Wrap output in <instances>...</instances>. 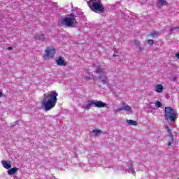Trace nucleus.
<instances>
[{
	"mask_svg": "<svg viewBox=\"0 0 179 179\" xmlns=\"http://www.w3.org/2000/svg\"><path fill=\"white\" fill-rule=\"evenodd\" d=\"M57 97H58V93L55 91H52L48 94H45L43 104L45 111H48L55 107V104H57V101H58Z\"/></svg>",
	"mask_w": 179,
	"mask_h": 179,
	"instance_id": "obj_1",
	"label": "nucleus"
},
{
	"mask_svg": "<svg viewBox=\"0 0 179 179\" xmlns=\"http://www.w3.org/2000/svg\"><path fill=\"white\" fill-rule=\"evenodd\" d=\"M106 69H107V66H99L95 69L97 78L103 85H108L109 82L107 76H106V73H107Z\"/></svg>",
	"mask_w": 179,
	"mask_h": 179,
	"instance_id": "obj_2",
	"label": "nucleus"
},
{
	"mask_svg": "<svg viewBox=\"0 0 179 179\" xmlns=\"http://www.w3.org/2000/svg\"><path fill=\"white\" fill-rule=\"evenodd\" d=\"M89 8L93 12H99L100 13H104V7L100 0H90L87 2Z\"/></svg>",
	"mask_w": 179,
	"mask_h": 179,
	"instance_id": "obj_3",
	"label": "nucleus"
},
{
	"mask_svg": "<svg viewBox=\"0 0 179 179\" xmlns=\"http://www.w3.org/2000/svg\"><path fill=\"white\" fill-rule=\"evenodd\" d=\"M164 118L166 121L174 122V121H176V118H177V113H176V110L171 107H165Z\"/></svg>",
	"mask_w": 179,
	"mask_h": 179,
	"instance_id": "obj_4",
	"label": "nucleus"
},
{
	"mask_svg": "<svg viewBox=\"0 0 179 179\" xmlns=\"http://www.w3.org/2000/svg\"><path fill=\"white\" fill-rule=\"evenodd\" d=\"M75 17H76L75 14H71L69 17L62 19V26H64V27H72L73 24H76V19H75Z\"/></svg>",
	"mask_w": 179,
	"mask_h": 179,
	"instance_id": "obj_5",
	"label": "nucleus"
},
{
	"mask_svg": "<svg viewBox=\"0 0 179 179\" xmlns=\"http://www.w3.org/2000/svg\"><path fill=\"white\" fill-rule=\"evenodd\" d=\"M88 159H90V163L96 164V166H101V164H104L103 157H101L99 153L93 154L91 157H88Z\"/></svg>",
	"mask_w": 179,
	"mask_h": 179,
	"instance_id": "obj_6",
	"label": "nucleus"
},
{
	"mask_svg": "<svg viewBox=\"0 0 179 179\" xmlns=\"http://www.w3.org/2000/svg\"><path fill=\"white\" fill-rule=\"evenodd\" d=\"M55 56V48L52 46L47 47L45 50V54L43 55V58L45 59H51V58H54Z\"/></svg>",
	"mask_w": 179,
	"mask_h": 179,
	"instance_id": "obj_7",
	"label": "nucleus"
},
{
	"mask_svg": "<svg viewBox=\"0 0 179 179\" xmlns=\"http://www.w3.org/2000/svg\"><path fill=\"white\" fill-rule=\"evenodd\" d=\"M117 169L122 170V171H124V173H127V171H128V173L129 174H132V176L136 175V172H135V169H134L132 162H129L126 168L125 166H119Z\"/></svg>",
	"mask_w": 179,
	"mask_h": 179,
	"instance_id": "obj_8",
	"label": "nucleus"
},
{
	"mask_svg": "<svg viewBox=\"0 0 179 179\" xmlns=\"http://www.w3.org/2000/svg\"><path fill=\"white\" fill-rule=\"evenodd\" d=\"M122 106V107L119 108L116 110V113H120V111H127L128 114L132 113V108H131V106L127 105V103H123Z\"/></svg>",
	"mask_w": 179,
	"mask_h": 179,
	"instance_id": "obj_9",
	"label": "nucleus"
},
{
	"mask_svg": "<svg viewBox=\"0 0 179 179\" xmlns=\"http://www.w3.org/2000/svg\"><path fill=\"white\" fill-rule=\"evenodd\" d=\"M165 128H166V129L169 134V136L168 146H171V145H173V143H174V138L173 137V133H171V129H170V127H169V125H166Z\"/></svg>",
	"mask_w": 179,
	"mask_h": 179,
	"instance_id": "obj_10",
	"label": "nucleus"
},
{
	"mask_svg": "<svg viewBox=\"0 0 179 179\" xmlns=\"http://www.w3.org/2000/svg\"><path fill=\"white\" fill-rule=\"evenodd\" d=\"M92 107H94V99L88 100L86 104L83 105L84 110H90Z\"/></svg>",
	"mask_w": 179,
	"mask_h": 179,
	"instance_id": "obj_11",
	"label": "nucleus"
},
{
	"mask_svg": "<svg viewBox=\"0 0 179 179\" xmlns=\"http://www.w3.org/2000/svg\"><path fill=\"white\" fill-rule=\"evenodd\" d=\"M56 64L59 66H66V62H65V59L62 57L56 59Z\"/></svg>",
	"mask_w": 179,
	"mask_h": 179,
	"instance_id": "obj_12",
	"label": "nucleus"
},
{
	"mask_svg": "<svg viewBox=\"0 0 179 179\" xmlns=\"http://www.w3.org/2000/svg\"><path fill=\"white\" fill-rule=\"evenodd\" d=\"M94 107H96L97 108H103L107 107V103L101 101L94 100Z\"/></svg>",
	"mask_w": 179,
	"mask_h": 179,
	"instance_id": "obj_13",
	"label": "nucleus"
},
{
	"mask_svg": "<svg viewBox=\"0 0 179 179\" xmlns=\"http://www.w3.org/2000/svg\"><path fill=\"white\" fill-rule=\"evenodd\" d=\"M168 3L166 0H157V6L158 8H163V6H167Z\"/></svg>",
	"mask_w": 179,
	"mask_h": 179,
	"instance_id": "obj_14",
	"label": "nucleus"
},
{
	"mask_svg": "<svg viewBox=\"0 0 179 179\" xmlns=\"http://www.w3.org/2000/svg\"><path fill=\"white\" fill-rule=\"evenodd\" d=\"M163 90H164V87H163V85L157 84L155 85V92H156V93H162Z\"/></svg>",
	"mask_w": 179,
	"mask_h": 179,
	"instance_id": "obj_15",
	"label": "nucleus"
},
{
	"mask_svg": "<svg viewBox=\"0 0 179 179\" xmlns=\"http://www.w3.org/2000/svg\"><path fill=\"white\" fill-rule=\"evenodd\" d=\"M34 38L35 40H40L41 41H44V39L45 38V37L44 36L43 34H36L34 36Z\"/></svg>",
	"mask_w": 179,
	"mask_h": 179,
	"instance_id": "obj_16",
	"label": "nucleus"
},
{
	"mask_svg": "<svg viewBox=\"0 0 179 179\" xmlns=\"http://www.w3.org/2000/svg\"><path fill=\"white\" fill-rule=\"evenodd\" d=\"M2 164L4 169H6L7 170L12 167V166H10V164L6 161H2Z\"/></svg>",
	"mask_w": 179,
	"mask_h": 179,
	"instance_id": "obj_17",
	"label": "nucleus"
},
{
	"mask_svg": "<svg viewBox=\"0 0 179 179\" xmlns=\"http://www.w3.org/2000/svg\"><path fill=\"white\" fill-rule=\"evenodd\" d=\"M17 170H18L17 168H12L8 170V173L9 176H12V175L15 174V173H16L17 171Z\"/></svg>",
	"mask_w": 179,
	"mask_h": 179,
	"instance_id": "obj_18",
	"label": "nucleus"
},
{
	"mask_svg": "<svg viewBox=\"0 0 179 179\" xmlns=\"http://www.w3.org/2000/svg\"><path fill=\"white\" fill-rule=\"evenodd\" d=\"M127 124H129V125H134V127H136V125H138V123H136V121H134V120H127Z\"/></svg>",
	"mask_w": 179,
	"mask_h": 179,
	"instance_id": "obj_19",
	"label": "nucleus"
},
{
	"mask_svg": "<svg viewBox=\"0 0 179 179\" xmlns=\"http://www.w3.org/2000/svg\"><path fill=\"white\" fill-rule=\"evenodd\" d=\"M88 75L86 76L87 79H96L97 76H94L92 73L87 72Z\"/></svg>",
	"mask_w": 179,
	"mask_h": 179,
	"instance_id": "obj_20",
	"label": "nucleus"
},
{
	"mask_svg": "<svg viewBox=\"0 0 179 179\" xmlns=\"http://www.w3.org/2000/svg\"><path fill=\"white\" fill-rule=\"evenodd\" d=\"M93 134H95V136H99L100 134H101V130L94 129L92 131Z\"/></svg>",
	"mask_w": 179,
	"mask_h": 179,
	"instance_id": "obj_21",
	"label": "nucleus"
},
{
	"mask_svg": "<svg viewBox=\"0 0 179 179\" xmlns=\"http://www.w3.org/2000/svg\"><path fill=\"white\" fill-rule=\"evenodd\" d=\"M150 36H151V37H152V38H155V37H157V36H159V33L153 32L151 34H150Z\"/></svg>",
	"mask_w": 179,
	"mask_h": 179,
	"instance_id": "obj_22",
	"label": "nucleus"
},
{
	"mask_svg": "<svg viewBox=\"0 0 179 179\" xmlns=\"http://www.w3.org/2000/svg\"><path fill=\"white\" fill-rule=\"evenodd\" d=\"M155 106H156L157 107H158L159 108H160V107H162V102H160V101H156V102H155Z\"/></svg>",
	"mask_w": 179,
	"mask_h": 179,
	"instance_id": "obj_23",
	"label": "nucleus"
},
{
	"mask_svg": "<svg viewBox=\"0 0 179 179\" xmlns=\"http://www.w3.org/2000/svg\"><path fill=\"white\" fill-rule=\"evenodd\" d=\"M148 43L149 45H153L154 41L152 39H150L148 41Z\"/></svg>",
	"mask_w": 179,
	"mask_h": 179,
	"instance_id": "obj_24",
	"label": "nucleus"
},
{
	"mask_svg": "<svg viewBox=\"0 0 179 179\" xmlns=\"http://www.w3.org/2000/svg\"><path fill=\"white\" fill-rule=\"evenodd\" d=\"M138 50L140 52H142V51L145 50V49H143V48H141V45H138Z\"/></svg>",
	"mask_w": 179,
	"mask_h": 179,
	"instance_id": "obj_25",
	"label": "nucleus"
},
{
	"mask_svg": "<svg viewBox=\"0 0 179 179\" xmlns=\"http://www.w3.org/2000/svg\"><path fill=\"white\" fill-rule=\"evenodd\" d=\"M179 27H172L171 28V30L173 31V30H178Z\"/></svg>",
	"mask_w": 179,
	"mask_h": 179,
	"instance_id": "obj_26",
	"label": "nucleus"
},
{
	"mask_svg": "<svg viewBox=\"0 0 179 179\" xmlns=\"http://www.w3.org/2000/svg\"><path fill=\"white\" fill-rule=\"evenodd\" d=\"M176 58H178V59H179V53L176 54Z\"/></svg>",
	"mask_w": 179,
	"mask_h": 179,
	"instance_id": "obj_27",
	"label": "nucleus"
},
{
	"mask_svg": "<svg viewBox=\"0 0 179 179\" xmlns=\"http://www.w3.org/2000/svg\"><path fill=\"white\" fill-rule=\"evenodd\" d=\"M77 11H78V12H80L79 15H82V12H80V9H77Z\"/></svg>",
	"mask_w": 179,
	"mask_h": 179,
	"instance_id": "obj_28",
	"label": "nucleus"
},
{
	"mask_svg": "<svg viewBox=\"0 0 179 179\" xmlns=\"http://www.w3.org/2000/svg\"><path fill=\"white\" fill-rule=\"evenodd\" d=\"M80 167H83V166H85V164L81 163V164H80Z\"/></svg>",
	"mask_w": 179,
	"mask_h": 179,
	"instance_id": "obj_29",
	"label": "nucleus"
},
{
	"mask_svg": "<svg viewBox=\"0 0 179 179\" xmlns=\"http://www.w3.org/2000/svg\"><path fill=\"white\" fill-rule=\"evenodd\" d=\"M176 79H177V77H176V76H174L173 78V80L174 81H176Z\"/></svg>",
	"mask_w": 179,
	"mask_h": 179,
	"instance_id": "obj_30",
	"label": "nucleus"
},
{
	"mask_svg": "<svg viewBox=\"0 0 179 179\" xmlns=\"http://www.w3.org/2000/svg\"><path fill=\"white\" fill-rule=\"evenodd\" d=\"M2 96H3V94H2L1 92H0V97H2Z\"/></svg>",
	"mask_w": 179,
	"mask_h": 179,
	"instance_id": "obj_31",
	"label": "nucleus"
},
{
	"mask_svg": "<svg viewBox=\"0 0 179 179\" xmlns=\"http://www.w3.org/2000/svg\"><path fill=\"white\" fill-rule=\"evenodd\" d=\"M8 50H13V48H12V47H9V48H8Z\"/></svg>",
	"mask_w": 179,
	"mask_h": 179,
	"instance_id": "obj_32",
	"label": "nucleus"
},
{
	"mask_svg": "<svg viewBox=\"0 0 179 179\" xmlns=\"http://www.w3.org/2000/svg\"><path fill=\"white\" fill-rule=\"evenodd\" d=\"M115 57H117V55H113Z\"/></svg>",
	"mask_w": 179,
	"mask_h": 179,
	"instance_id": "obj_33",
	"label": "nucleus"
},
{
	"mask_svg": "<svg viewBox=\"0 0 179 179\" xmlns=\"http://www.w3.org/2000/svg\"><path fill=\"white\" fill-rule=\"evenodd\" d=\"M179 179V178H178Z\"/></svg>",
	"mask_w": 179,
	"mask_h": 179,
	"instance_id": "obj_34",
	"label": "nucleus"
}]
</instances>
